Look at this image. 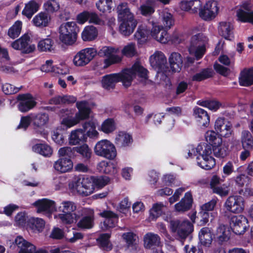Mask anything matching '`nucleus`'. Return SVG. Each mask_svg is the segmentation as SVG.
<instances>
[{
    "label": "nucleus",
    "instance_id": "f257e3e1",
    "mask_svg": "<svg viewBox=\"0 0 253 253\" xmlns=\"http://www.w3.org/2000/svg\"><path fill=\"white\" fill-rule=\"evenodd\" d=\"M148 71L139 62H135L131 68L126 69L121 73L106 75L102 78V87L107 90L114 88L115 84L121 81L125 87L129 86L132 80L137 76L140 82L147 84L149 82Z\"/></svg>",
    "mask_w": 253,
    "mask_h": 253
},
{
    "label": "nucleus",
    "instance_id": "f03ea898",
    "mask_svg": "<svg viewBox=\"0 0 253 253\" xmlns=\"http://www.w3.org/2000/svg\"><path fill=\"white\" fill-rule=\"evenodd\" d=\"M183 153L186 158L196 156L198 165L203 169H211L215 165V160L211 156L212 150L210 145L200 144L196 148L192 145H189L185 148Z\"/></svg>",
    "mask_w": 253,
    "mask_h": 253
},
{
    "label": "nucleus",
    "instance_id": "7ed1b4c3",
    "mask_svg": "<svg viewBox=\"0 0 253 253\" xmlns=\"http://www.w3.org/2000/svg\"><path fill=\"white\" fill-rule=\"evenodd\" d=\"M119 32L123 36L127 37L134 31L137 24L134 15L128 8L126 2L120 3L117 7Z\"/></svg>",
    "mask_w": 253,
    "mask_h": 253
},
{
    "label": "nucleus",
    "instance_id": "20e7f679",
    "mask_svg": "<svg viewBox=\"0 0 253 253\" xmlns=\"http://www.w3.org/2000/svg\"><path fill=\"white\" fill-rule=\"evenodd\" d=\"M201 30L200 26H195L193 27L190 31L192 36L188 45V51L189 53L194 56L197 60L202 58L205 54L206 45L209 41L208 38L204 34L197 33Z\"/></svg>",
    "mask_w": 253,
    "mask_h": 253
},
{
    "label": "nucleus",
    "instance_id": "39448f33",
    "mask_svg": "<svg viewBox=\"0 0 253 253\" xmlns=\"http://www.w3.org/2000/svg\"><path fill=\"white\" fill-rule=\"evenodd\" d=\"M56 208L60 213L55 215V218L61 223L70 224L77 221L78 215L74 212L77 209V205L73 201L63 200Z\"/></svg>",
    "mask_w": 253,
    "mask_h": 253
},
{
    "label": "nucleus",
    "instance_id": "423d86ee",
    "mask_svg": "<svg viewBox=\"0 0 253 253\" xmlns=\"http://www.w3.org/2000/svg\"><path fill=\"white\" fill-rule=\"evenodd\" d=\"M78 112L74 117H65L62 119L61 124L63 126L70 128L78 124L81 121L88 119L91 112L89 103L86 101L76 102Z\"/></svg>",
    "mask_w": 253,
    "mask_h": 253
},
{
    "label": "nucleus",
    "instance_id": "0eeeda50",
    "mask_svg": "<svg viewBox=\"0 0 253 253\" xmlns=\"http://www.w3.org/2000/svg\"><path fill=\"white\" fill-rule=\"evenodd\" d=\"M92 181V176H77L69 183V188L74 194L87 196L94 191Z\"/></svg>",
    "mask_w": 253,
    "mask_h": 253
},
{
    "label": "nucleus",
    "instance_id": "6e6552de",
    "mask_svg": "<svg viewBox=\"0 0 253 253\" xmlns=\"http://www.w3.org/2000/svg\"><path fill=\"white\" fill-rule=\"evenodd\" d=\"M79 29L75 22H67L62 23L59 28V39L64 44L72 45L76 41Z\"/></svg>",
    "mask_w": 253,
    "mask_h": 253
},
{
    "label": "nucleus",
    "instance_id": "1a4fd4ad",
    "mask_svg": "<svg viewBox=\"0 0 253 253\" xmlns=\"http://www.w3.org/2000/svg\"><path fill=\"white\" fill-rule=\"evenodd\" d=\"M94 152L97 156L109 160H114L117 155L115 145L106 139H102L95 144Z\"/></svg>",
    "mask_w": 253,
    "mask_h": 253
},
{
    "label": "nucleus",
    "instance_id": "9d476101",
    "mask_svg": "<svg viewBox=\"0 0 253 253\" xmlns=\"http://www.w3.org/2000/svg\"><path fill=\"white\" fill-rule=\"evenodd\" d=\"M120 49L111 46H104L99 50L98 54L102 57H106L104 60V68H107L111 65L117 64L122 61V57L119 54Z\"/></svg>",
    "mask_w": 253,
    "mask_h": 253
},
{
    "label": "nucleus",
    "instance_id": "9b49d317",
    "mask_svg": "<svg viewBox=\"0 0 253 253\" xmlns=\"http://www.w3.org/2000/svg\"><path fill=\"white\" fill-rule=\"evenodd\" d=\"M19 249L18 253H59L58 249L51 250L49 253L42 249L37 250L36 247L21 236L17 237L14 241Z\"/></svg>",
    "mask_w": 253,
    "mask_h": 253
},
{
    "label": "nucleus",
    "instance_id": "f8f14e48",
    "mask_svg": "<svg viewBox=\"0 0 253 253\" xmlns=\"http://www.w3.org/2000/svg\"><path fill=\"white\" fill-rule=\"evenodd\" d=\"M150 62L153 68L158 70V76L163 78L164 82L167 84L169 82V79L163 73V69L167 63V58L164 53L161 51L155 52L150 57Z\"/></svg>",
    "mask_w": 253,
    "mask_h": 253
},
{
    "label": "nucleus",
    "instance_id": "ddd939ff",
    "mask_svg": "<svg viewBox=\"0 0 253 253\" xmlns=\"http://www.w3.org/2000/svg\"><path fill=\"white\" fill-rule=\"evenodd\" d=\"M170 229L181 240H184L193 230V225L189 221L179 220L171 221Z\"/></svg>",
    "mask_w": 253,
    "mask_h": 253
},
{
    "label": "nucleus",
    "instance_id": "4468645a",
    "mask_svg": "<svg viewBox=\"0 0 253 253\" xmlns=\"http://www.w3.org/2000/svg\"><path fill=\"white\" fill-rule=\"evenodd\" d=\"M32 123L33 126L34 132L45 138L47 133L45 131L44 126L47 124L49 117L45 113L31 114Z\"/></svg>",
    "mask_w": 253,
    "mask_h": 253
},
{
    "label": "nucleus",
    "instance_id": "2eb2a0df",
    "mask_svg": "<svg viewBox=\"0 0 253 253\" xmlns=\"http://www.w3.org/2000/svg\"><path fill=\"white\" fill-rule=\"evenodd\" d=\"M219 7L215 0H208L200 9L199 15L203 20L210 21L214 19L218 14Z\"/></svg>",
    "mask_w": 253,
    "mask_h": 253
},
{
    "label": "nucleus",
    "instance_id": "dca6fc26",
    "mask_svg": "<svg viewBox=\"0 0 253 253\" xmlns=\"http://www.w3.org/2000/svg\"><path fill=\"white\" fill-rule=\"evenodd\" d=\"M244 198L240 195L229 196L224 203V207L229 212L233 213H242L245 209Z\"/></svg>",
    "mask_w": 253,
    "mask_h": 253
},
{
    "label": "nucleus",
    "instance_id": "f3484780",
    "mask_svg": "<svg viewBox=\"0 0 253 253\" xmlns=\"http://www.w3.org/2000/svg\"><path fill=\"white\" fill-rule=\"evenodd\" d=\"M33 205L37 208V212H43L48 217L51 216L53 212L57 211L55 202L47 199L39 200L34 202Z\"/></svg>",
    "mask_w": 253,
    "mask_h": 253
},
{
    "label": "nucleus",
    "instance_id": "a211bd4d",
    "mask_svg": "<svg viewBox=\"0 0 253 253\" xmlns=\"http://www.w3.org/2000/svg\"><path fill=\"white\" fill-rule=\"evenodd\" d=\"M51 236L53 238L57 239H60L65 237L66 240L70 243H74L83 237L81 233L76 232L74 229L68 230L67 232L64 233L62 230L58 228H55L53 230Z\"/></svg>",
    "mask_w": 253,
    "mask_h": 253
},
{
    "label": "nucleus",
    "instance_id": "6ab92c4d",
    "mask_svg": "<svg viewBox=\"0 0 253 253\" xmlns=\"http://www.w3.org/2000/svg\"><path fill=\"white\" fill-rule=\"evenodd\" d=\"M248 219L243 215H234L230 219V226L233 231L237 235L244 234L248 226Z\"/></svg>",
    "mask_w": 253,
    "mask_h": 253
},
{
    "label": "nucleus",
    "instance_id": "aec40b11",
    "mask_svg": "<svg viewBox=\"0 0 253 253\" xmlns=\"http://www.w3.org/2000/svg\"><path fill=\"white\" fill-rule=\"evenodd\" d=\"M30 36L28 34H25L13 42L11 46L15 49L21 50L25 53H30L35 50L36 46L34 44H30Z\"/></svg>",
    "mask_w": 253,
    "mask_h": 253
},
{
    "label": "nucleus",
    "instance_id": "412c9836",
    "mask_svg": "<svg viewBox=\"0 0 253 253\" xmlns=\"http://www.w3.org/2000/svg\"><path fill=\"white\" fill-rule=\"evenodd\" d=\"M99 215L105 218L103 222H101L100 224V228L103 230L113 228L118 223V215L110 211H104L100 212Z\"/></svg>",
    "mask_w": 253,
    "mask_h": 253
},
{
    "label": "nucleus",
    "instance_id": "4be33fe9",
    "mask_svg": "<svg viewBox=\"0 0 253 253\" xmlns=\"http://www.w3.org/2000/svg\"><path fill=\"white\" fill-rule=\"evenodd\" d=\"M214 129L221 136L229 137L232 134V125L223 118H218L214 123Z\"/></svg>",
    "mask_w": 253,
    "mask_h": 253
},
{
    "label": "nucleus",
    "instance_id": "5701e85b",
    "mask_svg": "<svg viewBox=\"0 0 253 253\" xmlns=\"http://www.w3.org/2000/svg\"><path fill=\"white\" fill-rule=\"evenodd\" d=\"M19 103L18 109L22 112H27L36 105L35 98L30 94H19L17 97Z\"/></svg>",
    "mask_w": 253,
    "mask_h": 253
},
{
    "label": "nucleus",
    "instance_id": "b1692460",
    "mask_svg": "<svg viewBox=\"0 0 253 253\" xmlns=\"http://www.w3.org/2000/svg\"><path fill=\"white\" fill-rule=\"evenodd\" d=\"M160 24L166 30L170 29L175 24L173 14L169 8L165 7L158 10Z\"/></svg>",
    "mask_w": 253,
    "mask_h": 253
},
{
    "label": "nucleus",
    "instance_id": "393cba45",
    "mask_svg": "<svg viewBox=\"0 0 253 253\" xmlns=\"http://www.w3.org/2000/svg\"><path fill=\"white\" fill-rule=\"evenodd\" d=\"M73 168V163L69 158H59L53 164L54 169L59 173L69 172L71 171Z\"/></svg>",
    "mask_w": 253,
    "mask_h": 253
},
{
    "label": "nucleus",
    "instance_id": "a878e982",
    "mask_svg": "<svg viewBox=\"0 0 253 253\" xmlns=\"http://www.w3.org/2000/svg\"><path fill=\"white\" fill-rule=\"evenodd\" d=\"M150 24L142 23L139 25L134 37L139 44L145 42L150 37Z\"/></svg>",
    "mask_w": 253,
    "mask_h": 253
},
{
    "label": "nucleus",
    "instance_id": "bb28decb",
    "mask_svg": "<svg viewBox=\"0 0 253 253\" xmlns=\"http://www.w3.org/2000/svg\"><path fill=\"white\" fill-rule=\"evenodd\" d=\"M193 114L198 126L202 129L207 128L210 122V117L207 112L203 109L195 107Z\"/></svg>",
    "mask_w": 253,
    "mask_h": 253
},
{
    "label": "nucleus",
    "instance_id": "cd10ccee",
    "mask_svg": "<svg viewBox=\"0 0 253 253\" xmlns=\"http://www.w3.org/2000/svg\"><path fill=\"white\" fill-rule=\"evenodd\" d=\"M97 126V121L93 120L85 122L83 124V129L86 139L87 137L93 139L98 138L99 132L96 129Z\"/></svg>",
    "mask_w": 253,
    "mask_h": 253
},
{
    "label": "nucleus",
    "instance_id": "c85d7f7f",
    "mask_svg": "<svg viewBox=\"0 0 253 253\" xmlns=\"http://www.w3.org/2000/svg\"><path fill=\"white\" fill-rule=\"evenodd\" d=\"M98 170L102 173L115 175L118 171L117 164L116 163L102 160L97 165Z\"/></svg>",
    "mask_w": 253,
    "mask_h": 253
},
{
    "label": "nucleus",
    "instance_id": "c756f323",
    "mask_svg": "<svg viewBox=\"0 0 253 253\" xmlns=\"http://www.w3.org/2000/svg\"><path fill=\"white\" fill-rule=\"evenodd\" d=\"M237 20L242 22L253 24V10L249 5L241 7L237 11Z\"/></svg>",
    "mask_w": 253,
    "mask_h": 253
},
{
    "label": "nucleus",
    "instance_id": "7c9ffc66",
    "mask_svg": "<svg viewBox=\"0 0 253 253\" xmlns=\"http://www.w3.org/2000/svg\"><path fill=\"white\" fill-rule=\"evenodd\" d=\"M115 142L121 148H125L131 145L133 142L131 135L126 131H119L116 134Z\"/></svg>",
    "mask_w": 253,
    "mask_h": 253
},
{
    "label": "nucleus",
    "instance_id": "2f4dec72",
    "mask_svg": "<svg viewBox=\"0 0 253 253\" xmlns=\"http://www.w3.org/2000/svg\"><path fill=\"white\" fill-rule=\"evenodd\" d=\"M50 17L45 12H40L34 17L32 19L33 25L39 28L47 27L50 21Z\"/></svg>",
    "mask_w": 253,
    "mask_h": 253
},
{
    "label": "nucleus",
    "instance_id": "473e14b6",
    "mask_svg": "<svg viewBox=\"0 0 253 253\" xmlns=\"http://www.w3.org/2000/svg\"><path fill=\"white\" fill-rule=\"evenodd\" d=\"M192 197L190 192L185 194L181 201L175 204V209L178 212H184L189 210L192 206Z\"/></svg>",
    "mask_w": 253,
    "mask_h": 253
},
{
    "label": "nucleus",
    "instance_id": "72a5a7b5",
    "mask_svg": "<svg viewBox=\"0 0 253 253\" xmlns=\"http://www.w3.org/2000/svg\"><path fill=\"white\" fill-rule=\"evenodd\" d=\"M40 7V4L36 0H31L25 3L22 13L27 18L30 19L39 10Z\"/></svg>",
    "mask_w": 253,
    "mask_h": 253
},
{
    "label": "nucleus",
    "instance_id": "f704fd0d",
    "mask_svg": "<svg viewBox=\"0 0 253 253\" xmlns=\"http://www.w3.org/2000/svg\"><path fill=\"white\" fill-rule=\"evenodd\" d=\"M144 244L145 247L148 249L159 247L161 244L160 237L157 234L148 233L144 237Z\"/></svg>",
    "mask_w": 253,
    "mask_h": 253
},
{
    "label": "nucleus",
    "instance_id": "c9c22d12",
    "mask_svg": "<svg viewBox=\"0 0 253 253\" xmlns=\"http://www.w3.org/2000/svg\"><path fill=\"white\" fill-rule=\"evenodd\" d=\"M219 34L225 39L231 40L233 38V26L229 22H221L218 27Z\"/></svg>",
    "mask_w": 253,
    "mask_h": 253
},
{
    "label": "nucleus",
    "instance_id": "e433bc0d",
    "mask_svg": "<svg viewBox=\"0 0 253 253\" xmlns=\"http://www.w3.org/2000/svg\"><path fill=\"white\" fill-rule=\"evenodd\" d=\"M239 83L242 86H249L253 84V68L243 70L239 77Z\"/></svg>",
    "mask_w": 253,
    "mask_h": 253
},
{
    "label": "nucleus",
    "instance_id": "4c0bfd02",
    "mask_svg": "<svg viewBox=\"0 0 253 253\" xmlns=\"http://www.w3.org/2000/svg\"><path fill=\"white\" fill-rule=\"evenodd\" d=\"M98 36V31L93 26H86L82 32V39L84 41H92Z\"/></svg>",
    "mask_w": 253,
    "mask_h": 253
},
{
    "label": "nucleus",
    "instance_id": "58836bf2",
    "mask_svg": "<svg viewBox=\"0 0 253 253\" xmlns=\"http://www.w3.org/2000/svg\"><path fill=\"white\" fill-rule=\"evenodd\" d=\"M170 68L173 72H179L182 65V59L181 55L177 52H173L169 57Z\"/></svg>",
    "mask_w": 253,
    "mask_h": 253
},
{
    "label": "nucleus",
    "instance_id": "ea45409f",
    "mask_svg": "<svg viewBox=\"0 0 253 253\" xmlns=\"http://www.w3.org/2000/svg\"><path fill=\"white\" fill-rule=\"evenodd\" d=\"M88 215L83 217L77 223V226L81 228L90 229L93 226L94 216L93 211L87 210Z\"/></svg>",
    "mask_w": 253,
    "mask_h": 253
},
{
    "label": "nucleus",
    "instance_id": "a19ab883",
    "mask_svg": "<svg viewBox=\"0 0 253 253\" xmlns=\"http://www.w3.org/2000/svg\"><path fill=\"white\" fill-rule=\"evenodd\" d=\"M86 140L84 132L83 129L80 128L73 130L69 137V142L72 145H77L80 142Z\"/></svg>",
    "mask_w": 253,
    "mask_h": 253
},
{
    "label": "nucleus",
    "instance_id": "79ce46f5",
    "mask_svg": "<svg viewBox=\"0 0 253 253\" xmlns=\"http://www.w3.org/2000/svg\"><path fill=\"white\" fill-rule=\"evenodd\" d=\"M77 98L73 95H65L57 96L53 97L49 100L51 104H70L75 102Z\"/></svg>",
    "mask_w": 253,
    "mask_h": 253
},
{
    "label": "nucleus",
    "instance_id": "37998d69",
    "mask_svg": "<svg viewBox=\"0 0 253 253\" xmlns=\"http://www.w3.org/2000/svg\"><path fill=\"white\" fill-rule=\"evenodd\" d=\"M32 150L38 154L44 157H50L52 154V149L46 143H39L32 147Z\"/></svg>",
    "mask_w": 253,
    "mask_h": 253
},
{
    "label": "nucleus",
    "instance_id": "c03bdc74",
    "mask_svg": "<svg viewBox=\"0 0 253 253\" xmlns=\"http://www.w3.org/2000/svg\"><path fill=\"white\" fill-rule=\"evenodd\" d=\"M199 237L200 242L204 246H209L212 240V234L211 230L208 227L203 228L199 233Z\"/></svg>",
    "mask_w": 253,
    "mask_h": 253
},
{
    "label": "nucleus",
    "instance_id": "a18cd8bd",
    "mask_svg": "<svg viewBox=\"0 0 253 253\" xmlns=\"http://www.w3.org/2000/svg\"><path fill=\"white\" fill-rule=\"evenodd\" d=\"M241 142L243 149H253V137L248 130H243L241 133Z\"/></svg>",
    "mask_w": 253,
    "mask_h": 253
},
{
    "label": "nucleus",
    "instance_id": "49530a36",
    "mask_svg": "<svg viewBox=\"0 0 253 253\" xmlns=\"http://www.w3.org/2000/svg\"><path fill=\"white\" fill-rule=\"evenodd\" d=\"M165 206L162 203H158L154 204L150 210L149 218L152 220H155L163 212Z\"/></svg>",
    "mask_w": 253,
    "mask_h": 253
},
{
    "label": "nucleus",
    "instance_id": "de8ad7c7",
    "mask_svg": "<svg viewBox=\"0 0 253 253\" xmlns=\"http://www.w3.org/2000/svg\"><path fill=\"white\" fill-rule=\"evenodd\" d=\"M116 129V124L112 119L105 120L101 124L100 130L105 134H109Z\"/></svg>",
    "mask_w": 253,
    "mask_h": 253
},
{
    "label": "nucleus",
    "instance_id": "09e8293b",
    "mask_svg": "<svg viewBox=\"0 0 253 253\" xmlns=\"http://www.w3.org/2000/svg\"><path fill=\"white\" fill-rule=\"evenodd\" d=\"M43 9L48 14H52L59 10L60 4L56 0H48L44 3Z\"/></svg>",
    "mask_w": 253,
    "mask_h": 253
},
{
    "label": "nucleus",
    "instance_id": "8fccbe9b",
    "mask_svg": "<svg viewBox=\"0 0 253 253\" xmlns=\"http://www.w3.org/2000/svg\"><path fill=\"white\" fill-rule=\"evenodd\" d=\"M214 155L218 158H223L228 154V146L222 142L220 144H216L212 147Z\"/></svg>",
    "mask_w": 253,
    "mask_h": 253
},
{
    "label": "nucleus",
    "instance_id": "3c124183",
    "mask_svg": "<svg viewBox=\"0 0 253 253\" xmlns=\"http://www.w3.org/2000/svg\"><path fill=\"white\" fill-rule=\"evenodd\" d=\"M217 132L213 130H208L205 134L206 141L209 142L212 147L216 144H220L222 142V138L218 136Z\"/></svg>",
    "mask_w": 253,
    "mask_h": 253
},
{
    "label": "nucleus",
    "instance_id": "603ef678",
    "mask_svg": "<svg viewBox=\"0 0 253 253\" xmlns=\"http://www.w3.org/2000/svg\"><path fill=\"white\" fill-rule=\"evenodd\" d=\"M54 42L50 38H46L39 41L38 48L41 51H51L54 49Z\"/></svg>",
    "mask_w": 253,
    "mask_h": 253
},
{
    "label": "nucleus",
    "instance_id": "864d4df0",
    "mask_svg": "<svg viewBox=\"0 0 253 253\" xmlns=\"http://www.w3.org/2000/svg\"><path fill=\"white\" fill-rule=\"evenodd\" d=\"M214 236L221 242L227 240L229 237L228 227L223 225H220L217 228Z\"/></svg>",
    "mask_w": 253,
    "mask_h": 253
},
{
    "label": "nucleus",
    "instance_id": "5fc2aeb1",
    "mask_svg": "<svg viewBox=\"0 0 253 253\" xmlns=\"http://www.w3.org/2000/svg\"><path fill=\"white\" fill-rule=\"evenodd\" d=\"M22 22L21 21H16L13 25L8 29L7 34L11 39H15L18 37L21 32Z\"/></svg>",
    "mask_w": 253,
    "mask_h": 253
},
{
    "label": "nucleus",
    "instance_id": "6e6d98bb",
    "mask_svg": "<svg viewBox=\"0 0 253 253\" xmlns=\"http://www.w3.org/2000/svg\"><path fill=\"white\" fill-rule=\"evenodd\" d=\"M92 185L94 188L96 187L97 189L102 188L107 185L110 181V178L106 176H92Z\"/></svg>",
    "mask_w": 253,
    "mask_h": 253
},
{
    "label": "nucleus",
    "instance_id": "4d7b16f0",
    "mask_svg": "<svg viewBox=\"0 0 253 253\" xmlns=\"http://www.w3.org/2000/svg\"><path fill=\"white\" fill-rule=\"evenodd\" d=\"M110 237V234L105 233L100 235L97 239L100 247L104 250L110 251L112 249V245L109 241Z\"/></svg>",
    "mask_w": 253,
    "mask_h": 253
},
{
    "label": "nucleus",
    "instance_id": "13d9d810",
    "mask_svg": "<svg viewBox=\"0 0 253 253\" xmlns=\"http://www.w3.org/2000/svg\"><path fill=\"white\" fill-rule=\"evenodd\" d=\"M97 8L102 12H110L113 6L112 0H98L96 3Z\"/></svg>",
    "mask_w": 253,
    "mask_h": 253
},
{
    "label": "nucleus",
    "instance_id": "bf43d9fd",
    "mask_svg": "<svg viewBox=\"0 0 253 253\" xmlns=\"http://www.w3.org/2000/svg\"><path fill=\"white\" fill-rule=\"evenodd\" d=\"M30 227L34 231L40 232L44 227L45 223L43 219L39 218H31L30 220Z\"/></svg>",
    "mask_w": 253,
    "mask_h": 253
},
{
    "label": "nucleus",
    "instance_id": "052dcab7",
    "mask_svg": "<svg viewBox=\"0 0 253 253\" xmlns=\"http://www.w3.org/2000/svg\"><path fill=\"white\" fill-rule=\"evenodd\" d=\"M89 63L97 54V50L93 47H86L80 50Z\"/></svg>",
    "mask_w": 253,
    "mask_h": 253
},
{
    "label": "nucleus",
    "instance_id": "680f3d73",
    "mask_svg": "<svg viewBox=\"0 0 253 253\" xmlns=\"http://www.w3.org/2000/svg\"><path fill=\"white\" fill-rule=\"evenodd\" d=\"M198 104L202 106L208 108L209 109L215 111L218 109L221 106L220 103L215 100L211 101H199Z\"/></svg>",
    "mask_w": 253,
    "mask_h": 253
},
{
    "label": "nucleus",
    "instance_id": "e2e57ef3",
    "mask_svg": "<svg viewBox=\"0 0 253 253\" xmlns=\"http://www.w3.org/2000/svg\"><path fill=\"white\" fill-rule=\"evenodd\" d=\"M212 74V72L211 69H205L194 75L192 77V80L197 82L201 81L211 77Z\"/></svg>",
    "mask_w": 253,
    "mask_h": 253
},
{
    "label": "nucleus",
    "instance_id": "0e129e2a",
    "mask_svg": "<svg viewBox=\"0 0 253 253\" xmlns=\"http://www.w3.org/2000/svg\"><path fill=\"white\" fill-rule=\"evenodd\" d=\"M73 64L77 67H83L89 63L81 51L77 52L73 58Z\"/></svg>",
    "mask_w": 253,
    "mask_h": 253
},
{
    "label": "nucleus",
    "instance_id": "69168bd1",
    "mask_svg": "<svg viewBox=\"0 0 253 253\" xmlns=\"http://www.w3.org/2000/svg\"><path fill=\"white\" fill-rule=\"evenodd\" d=\"M123 55L127 57H132L136 53L135 45L131 42L124 46L122 50Z\"/></svg>",
    "mask_w": 253,
    "mask_h": 253
},
{
    "label": "nucleus",
    "instance_id": "338daca9",
    "mask_svg": "<svg viewBox=\"0 0 253 253\" xmlns=\"http://www.w3.org/2000/svg\"><path fill=\"white\" fill-rule=\"evenodd\" d=\"M74 148L75 149V150L80 154L83 157L87 159L90 158L91 151L87 144H84L82 146L76 147Z\"/></svg>",
    "mask_w": 253,
    "mask_h": 253
},
{
    "label": "nucleus",
    "instance_id": "774afa93",
    "mask_svg": "<svg viewBox=\"0 0 253 253\" xmlns=\"http://www.w3.org/2000/svg\"><path fill=\"white\" fill-rule=\"evenodd\" d=\"M150 37H152L153 38H155V37H157L160 35L161 31L164 30V27L161 25H159V23L152 21V24H150Z\"/></svg>",
    "mask_w": 253,
    "mask_h": 253
}]
</instances>
